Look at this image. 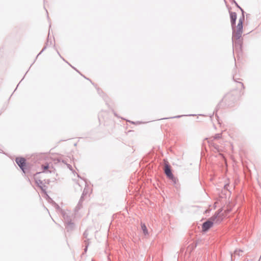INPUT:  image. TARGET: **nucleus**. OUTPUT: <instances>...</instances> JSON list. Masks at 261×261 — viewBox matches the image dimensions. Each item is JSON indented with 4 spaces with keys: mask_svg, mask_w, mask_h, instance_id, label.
<instances>
[{
    "mask_svg": "<svg viewBox=\"0 0 261 261\" xmlns=\"http://www.w3.org/2000/svg\"><path fill=\"white\" fill-rule=\"evenodd\" d=\"M229 13L230 15L231 25L232 30V39L233 40V39H236V40H239L240 39H238L236 36L237 29H236V23L237 18V14L236 12H231L230 11H229ZM237 45H238L240 47H242V44L240 40L235 42V45L236 46Z\"/></svg>",
    "mask_w": 261,
    "mask_h": 261,
    "instance_id": "f257e3e1",
    "label": "nucleus"
},
{
    "mask_svg": "<svg viewBox=\"0 0 261 261\" xmlns=\"http://www.w3.org/2000/svg\"><path fill=\"white\" fill-rule=\"evenodd\" d=\"M239 9L241 10L242 12V16L241 18H239V22L237 26L236 36L238 39H240V38L242 36L243 28V21L245 18L244 10L241 7L239 8Z\"/></svg>",
    "mask_w": 261,
    "mask_h": 261,
    "instance_id": "f03ea898",
    "label": "nucleus"
},
{
    "mask_svg": "<svg viewBox=\"0 0 261 261\" xmlns=\"http://www.w3.org/2000/svg\"><path fill=\"white\" fill-rule=\"evenodd\" d=\"M15 162L19 168L23 171V172H24V170L26 168V160L25 158L22 157L16 158Z\"/></svg>",
    "mask_w": 261,
    "mask_h": 261,
    "instance_id": "7ed1b4c3",
    "label": "nucleus"
},
{
    "mask_svg": "<svg viewBox=\"0 0 261 261\" xmlns=\"http://www.w3.org/2000/svg\"><path fill=\"white\" fill-rule=\"evenodd\" d=\"M36 184L41 188L42 191L45 194V196H48L46 192V186L44 185L43 181L40 179L37 180L36 181Z\"/></svg>",
    "mask_w": 261,
    "mask_h": 261,
    "instance_id": "20e7f679",
    "label": "nucleus"
},
{
    "mask_svg": "<svg viewBox=\"0 0 261 261\" xmlns=\"http://www.w3.org/2000/svg\"><path fill=\"white\" fill-rule=\"evenodd\" d=\"M92 192V189L90 187L86 184L82 196H89Z\"/></svg>",
    "mask_w": 261,
    "mask_h": 261,
    "instance_id": "39448f33",
    "label": "nucleus"
},
{
    "mask_svg": "<svg viewBox=\"0 0 261 261\" xmlns=\"http://www.w3.org/2000/svg\"><path fill=\"white\" fill-rule=\"evenodd\" d=\"M164 172L167 177H168L173 174L171 169V166L169 164H166L164 169Z\"/></svg>",
    "mask_w": 261,
    "mask_h": 261,
    "instance_id": "423d86ee",
    "label": "nucleus"
},
{
    "mask_svg": "<svg viewBox=\"0 0 261 261\" xmlns=\"http://www.w3.org/2000/svg\"><path fill=\"white\" fill-rule=\"evenodd\" d=\"M213 225V222L211 221H208L204 222L202 225V230L203 231L207 230L210 227H211Z\"/></svg>",
    "mask_w": 261,
    "mask_h": 261,
    "instance_id": "0eeeda50",
    "label": "nucleus"
},
{
    "mask_svg": "<svg viewBox=\"0 0 261 261\" xmlns=\"http://www.w3.org/2000/svg\"><path fill=\"white\" fill-rule=\"evenodd\" d=\"M229 187V185L228 184H225L224 186V190H223L222 192L223 193V194L226 196L227 195H228V196H230L231 194V192L230 191L228 188Z\"/></svg>",
    "mask_w": 261,
    "mask_h": 261,
    "instance_id": "6e6552de",
    "label": "nucleus"
},
{
    "mask_svg": "<svg viewBox=\"0 0 261 261\" xmlns=\"http://www.w3.org/2000/svg\"><path fill=\"white\" fill-rule=\"evenodd\" d=\"M41 167L43 172H51V171L48 170L49 167L48 163L42 165Z\"/></svg>",
    "mask_w": 261,
    "mask_h": 261,
    "instance_id": "1a4fd4ad",
    "label": "nucleus"
},
{
    "mask_svg": "<svg viewBox=\"0 0 261 261\" xmlns=\"http://www.w3.org/2000/svg\"><path fill=\"white\" fill-rule=\"evenodd\" d=\"M169 179L171 180V181L174 184L176 185L177 182L178 181V179L176 177L174 176V175L172 174L171 175L167 177Z\"/></svg>",
    "mask_w": 261,
    "mask_h": 261,
    "instance_id": "9d476101",
    "label": "nucleus"
},
{
    "mask_svg": "<svg viewBox=\"0 0 261 261\" xmlns=\"http://www.w3.org/2000/svg\"><path fill=\"white\" fill-rule=\"evenodd\" d=\"M141 227H142V229L143 230V231L144 234H148V231H147V227L144 224H142L141 225Z\"/></svg>",
    "mask_w": 261,
    "mask_h": 261,
    "instance_id": "9b49d317",
    "label": "nucleus"
},
{
    "mask_svg": "<svg viewBox=\"0 0 261 261\" xmlns=\"http://www.w3.org/2000/svg\"><path fill=\"white\" fill-rule=\"evenodd\" d=\"M62 162H63V163H64V164H65L67 165V167H68V168L69 169H70V170H72V166H71V165L67 164V163L65 162V161H64V160H63V161H62Z\"/></svg>",
    "mask_w": 261,
    "mask_h": 261,
    "instance_id": "f8f14e48",
    "label": "nucleus"
},
{
    "mask_svg": "<svg viewBox=\"0 0 261 261\" xmlns=\"http://www.w3.org/2000/svg\"><path fill=\"white\" fill-rule=\"evenodd\" d=\"M221 136H222L221 134L218 133V134H215L214 138V139H219L221 137Z\"/></svg>",
    "mask_w": 261,
    "mask_h": 261,
    "instance_id": "ddd939ff",
    "label": "nucleus"
},
{
    "mask_svg": "<svg viewBox=\"0 0 261 261\" xmlns=\"http://www.w3.org/2000/svg\"><path fill=\"white\" fill-rule=\"evenodd\" d=\"M231 4H234L237 7L239 8L240 6L238 5V4L236 2L235 0H230Z\"/></svg>",
    "mask_w": 261,
    "mask_h": 261,
    "instance_id": "4468645a",
    "label": "nucleus"
},
{
    "mask_svg": "<svg viewBox=\"0 0 261 261\" xmlns=\"http://www.w3.org/2000/svg\"><path fill=\"white\" fill-rule=\"evenodd\" d=\"M184 115H178V116H174V117H169V118H166V119H170V118H180L182 116H183ZM164 119H165V118H164Z\"/></svg>",
    "mask_w": 261,
    "mask_h": 261,
    "instance_id": "2eb2a0df",
    "label": "nucleus"
},
{
    "mask_svg": "<svg viewBox=\"0 0 261 261\" xmlns=\"http://www.w3.org/2000/svg\"><path fill=\"white\" fill-rule=\"evenodd\" d=\"M46 48V45H45L41 50V51L38 54V55L36 57V58L38 57L39 55H40Z\"/></svg>",
    "mask_w": 261,
    "mask_h": 261,
    "instance_id": "dca6fc26",
    "label": "nucleus"
},
{
    "mask_svg": "<svg viewBox=\"0 0 261 261\" xmlns=\"http://www.w3.org/2000/svg\"><path fill=\"white\" fill-rule=\"evenodd\" d=\"M233 80L234 81L237 82H239L242 86V87L244 88V84L242 83V82H238L237 81H236L235 79H234V77H233Z\"/></svg>",
    "mask_w": 261,
    "mask_h": 261,
    "instance_id": "f3484780",
    "label": "nucleus"
},
{
    "mask_svg": "<svg viewBox=\"0 0 261 261\" xmlns=\"http://www.w3.org/2000/svg\"><path fill=\"white\" fill-rule=\"evenodd\" d=\"M97 90L98 93L100 95V92L101 91V90L100 88H97Z\"/></svg>",
    "mask_w": 261,
    "mask_h": 261,
    "instance_id": "a211bd4d",
    "label": "nucleus"
},
{
    "mask_svg": "<svg viewBox=\"0 0 261 261\" xmlns=\"http://www.w3.org/2000/svg\"><path fill=\"white\" fill-rule=\"evenodd\" d=\"M72 68H74V69H75V70L76 71H77V72H79V71H77V70L76 69H75V68H74V67H72Z\"/></svg>",
    "mask_w": 261,
    "mask_h": 261,
    "instance_id": "6ab92c4d",
    "label": "nucleus"
},
{
    "mask_svg": "<svg viewBox=\"0 0 261 261\" xmlns=\"http://www.w3.org/2000/svg\"><path fill=\"white\" fill-rule=\"evenodd\" d=\"M72 68H74V69H75V70L76 71H77V72H79V71H77V70L76 69H75V68H74V67H72Z\"/></svg>",
    "mask_w": 261,
    "mask_h": 261,
    "instance_id": "aec40b11",
    "label": "nucleus"
},
{
    "mask_svg": "<svg viewBox=\"0 0 261 261\" xmlns=\"http://www.w3.org/2000/svg\"><path fill=\"white\" fill-rule=\"evenodd\" d=\"M72 68H74V69H75V70L76 71H77V72H79V71H77V70L76 69H75V68H74V67H72Z\"/></svg>",
    "mask_w": 261,
    "mask_h": 261,
    "instance_id": "412c9836",
    "label": "nucleus"
},
{
    "mask_svg": "<svg viewBox=\"0 0 261 261\" xmlns=\"http://www.w3.org/2000/svg\"><path fill=\"white\" fill-rule=\"evenodd\" d=\"M72 68H74V69H75V70L76 71H77V72H79V71H77V70L76 69H75V68H74V67H72Z\"/></svg>",
    "mask_w": 261,
    "mask_h": 261,
    "instance_id": "4be33fe9",
    "label": "nucleus"
},
{
    "mask_svg": "<svg viewBox=\"0 0 261 261\" xmlns=\"http://www.w3.org/2000/svg\"><path fill=\"white\" fill-rule=\"evenodd\" d=\"M72 68H74V69H75V70L76 71H77V72H79V71H77V70L76 69H75V68H74V67H72Z\"/></svg>",
    "mask_w": 261,
    "mask_h": 261,
    "instance_id": "5701e85b",
    "label": "nucleus"
},
{
    "mask_svg": "<svg viewBox=\"0 0 261 261\" xmlns=\"http://www.w3.org/2000/svg\"><path fill=\"white\" fill-rule=\"evenodd\" d=\"M72 68H74V69H75V70L76 71H77V72H79V71H77V70L76 69H75V68H74V67H72Z\"/></svg>",
    "mask_w": 261,
    "mask_h": 261,
    "instance_id": "b1692460",
    "label": "nucleus"
},
{
    "mask_svg": "<svg viewBox=\"0 0 261 261\" xmlns=\"http://www.w3.org/2000/svg\"><path fill=\"white\" fill-rule=\"evenodd\" d=\"M129 121L130 122L132 123H133V124L134 123V122L133 121Z\"/></svg>",
    "mask_w": 261,
    "mask_h": 261,
    "instance_id": "393cba45",
    "label": "nucleus"
},
{
    "mask_svg": "<svg viewBox=\"0 0 261 261\" xmlns=\"http://www.w3.org/2000/svg\"><path fill=\"white\" fill-rule=\"evenodd\" d=\"M217 147H218V145H217L216 147H215V148L216 149H217Z\"/></svg>",
    "mask_w": 261,
    "mask_h": 261,
    "instance_id": "a878e982",
    "label": "nucleus"
},
{
    "mask_svg": "<svg viewBox=\"0 0 261 261\" xmlns=\"http://www.w3.org/2000/svg\"><path fill=\"white\" fill-rule=\"evenodd\" d=\"M48 42V40L47 41L46 45H47Z\"/></svg>",
    "mask_w": 261,
    "mask_h": 261,
    "instance_id": "bb28decb",
    "label": "nucleus"
},
{
    "mask_svg": "<svg viewBox=\"0 0 261 261\" xmlns=\"http://www.w3.org/2000/svg\"><path fill=\"white\" fill-rule=\"evenodd\" d=\"M216 116L218 117L217 114H216Z\"/></svg>",
    "mask_w": 261,
    "mask_h": 261,
    "instance_id": "cd10ccee",
    "label": "nucleus"
}]
</instances>
